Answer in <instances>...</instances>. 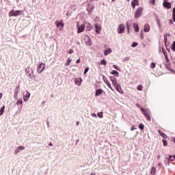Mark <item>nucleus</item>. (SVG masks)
Returning <instances> with one entry per match:
<instances>
[{
	"mask_svg": "<svg viewBox=\"0 0 175 175\" xmlns=\"http://www.w3.org/2000/svg\"><path fill=\"white\" fill-rule=\"evenodd\" d=\"M21 14H23V11L16 10H12L8 14L9 17H18V16H21Z\"/></svg>",
	"mask_w": 175,
	"mask_h": 175,
	"instance_id": "obj_1",
	"label": "nucleus"
},
{
	"mask_svg": "<svg viewBox=\"0 0 175 175\" xmlns=\"http://www.w3.org/2000/svg\"><path fill=\"white\" fill-rule=\"evenodd\" d=\"M55 24L56 27L59 29V31H62V29H64L65 23H64V21L62 20L56 21Z\"/></svg>",
	"mask_w": 175,
	"mask_h": 175,
	"instance_id": "obj_2",
	"label": "nucleus"
},
{
	"mask_svg": "<svg viewBox=\"0 0 175 175\" xmlns=\"http://www.w3.org/2000/svg\"><path fill=\"white\" fill-rule=\"evenodd\" d=\"M142 13H143V8L139 7L137 9L134 14L135 18H139V17L142 16Z\"/></svg>",
	"mask_w": 175,
	"mask_h": 175,
	"instance_id": "obj_3",
	"label": "nucleus"
},
{
	"mask_svg": "<svg viewBox=\"0 0 175 175\" xmlns=\"http://www.w3.org/2000/svg\"><path fill=\"white\" fill-rule=\"evenodd\" d=\"M77 33H81V32H84V29H85V25L82 24L80 25L78 22L77 23Z\"/></svg>",
	"mask_w": 175,
	"mask_h": 175,
	"instance_id": "obj_4",
	"label": "nucleus"
},
{
	"mask_svg": "<svg viewBox=\"0 0 175 175\" xmlns=\"http://www.w3.org/2000/svg\"><path fill=\"white\" fill-rule=\"evenodd\" d=\"M46 68V64L41 63L38 65L37 68V73L40 74L43 70H44V68Z\"/></svg>",
	"mask_w": 175,
	"mask_h": 175,
	"instance_id": "obj_5",
	"label": "nucleus"
},
{
	"mask_svg": "<svg viewBox=\"0 0 175 175\" xmlns=\"http://www.w3.org/2000/svg\"><path fill=\"white\" fill-rule=\"evenodd\" d=\"M20 92V85L16 87L14 90V98L16 100H18V93Z\"/></svg>",
	"mask_w": 175,
	"mask_h": 175,
	"instance_id": "obj_6",
	"label": "nucleus"
},
{
	"mask_svg": "<svg viewBox=\"0 0 175 175\" xmlns=\"http://www.w3.org/2000/svg\"><path fill=\"white\" fill-rule=\"evenodd\" d=\"M125 31V25L120 24L117 29L118 33H124Z\"/></svg>",
	"mask_w": 175,
	"mask_h": 175,
	"instance_id": "obj_7",
	"label": "nucleus"
},
{
	"mask_svg": "<svg viewBox=\"0 0 175 175\" xmlns=\"http://www.w3.org/2000/svg\"><path fill=\"white\" fill-rule=\"evenodd\" d=\"M109 79L113 84V85H114V87H118V85H120V84H118V82L117 81V79L113 77H109Z\"/></svg>",
	"mask_w": 175,
	"mask_h": 175,
	"instance_id": "obj_8",
	"label": "nucleus"
},
{
	"mask_svg": "<svg viewBox=\"0 0 175 175\" xmlns=\"http://www.w3.org/2000/svg\"><path fill=\"white\" fill-rule=\"evenodd\" d=\"M23 150H25V147H24L23 146H18L15 149L14 153L15 155H17V154H18L20 151H23Z\"/></svg>",
	"mask_w": 175,
	"mask_h": 175,
	"instance_id": "obj_9",
	"label": "nucleus"
},
{
	"mask_svg": "<svg viewBox=\"0 0 175 175\" xmlns=\"http://www.w3.org/2000/svg\"><path fill=\"white\" fill-rule=\"evenodd\" d=\"M31 98V93L29 92L26 91V94L23 95V100L24 102H28V100Z\"/></svg>",
	"mask_w": 175,
	"mask_h": 175,
	"instance_id": "obj_10",
	"label": "nucleus"
},
{
	"mask_svg": "<svg viewBox=\"0 0 175 175\" xmlns=\"http://www.w3.org/2000/svg\"><path fill=\"white\" fill-rule=\"evenodd\" d=\"M74 81L76 85L79 86L81 85V83H83V79L81 78H75Z\"/></svg>",
	"mask_w": 175,
	"mask_h": 175,
	"instance_id": "obj_11",
	"label": "nucleus"
},
{
	"mask_svg": "<svg viewBox=\"0 0 175 175\" xmlns=\"http://www.w3.org/2000/svg\"><path fill=\"white\" fill-rule=\"evenodd\" d=\"M151 30V27H150V25H148V23L145 24V25L144 26V32H150V31Z\"/></svg>",
	"mask_w": 175,
	"mask_h": 175,
	"instance_id": "obj_12",
	"label": "nucleus"
},
{
	"mask_svg": "<svg viewBox=\"0 0 175 175\" xmlns=\"http://www.w3.org/2000/svg\"><path fill=\"white\" fill-rule=\"evenodd\" d=\"M95 32H96L98 33V35H99V33H100V25L96 23L95 25Z\"/></svg>",
	"mask_w": 175,
	"mask_h": 175,
	"instance_id": "obj_13",
	"label": "nucleus"
},
{
	"mask_svg": "<svg viewBox=\"0 0 175 175\" xmlns=\"http://www.w3.org/2000/svg\"><path fill=\"white\" fill-rule=\"evenodd\" d=\"M103 94V90L98 89L96 90L95 96H100V95H102Z\"/></svg>",
	"mask_w": 175,
	"mask_h": 175,
	"instance_id": "obj_14",
	"label": "nucleus"
},
{
	"mask_svg": "<svg viewBox=\"0 0 175 175\" xmlns=\"http://www.w3.org/2000/svg\"><path fill=\"white\" fill-rule=\"evenodd\" d=\"M85 39H87L86 44L87 46H92V42H91V38L88 36H85Z\"/></svg>",
	"mask_w": 175,
	"mask_h": 175,
	"instance_id": "obj_15",
	"label": "nucleus"
},
{
	"mask_svg": "<svg viewBox=\"0 0 175 175\" xmlns=\"http://www.w3.org/2000/svg\"><path fill=\"white\" fill-rule=\"evenodd\" d=\"M163 5L164 8H167V9H170V8H172V4L167 1H164Z\"/></svg>",
	"mask_w": 175,
	"mask_h": 175,
	"instance_id": "obj_16",
	"label": "nucleus"
},
{
	"mask_svg": "<svg viewBox=\"0 0 175 175\" xmlns=\"http://www.w3.org/2000/svg\"><path fill=\"white\" fill-rule=\"evenodd\" d=\"M112 51L111 49L108 48L104 51V55H109V54H111Z\"/></svg>",
	"mask_w": 175,
	"mask_h": 175,
	"instance_id": "obj_17",
	"label": "nucleus"
},
{
	"mask_svg": "<svg viewBox=\"0 0 175 175\" xmlns=\"http://www.w3.org/2000/svg\"><path fill=\"white\" fill-rule=\"evenodd\" d=\"M115 88H116V90L118 91V92H120V94H124V91L122 90V88H121V86H120V85L116 86Z\"/></svg>",
	"mask_w": 175,
	"mask_h": 175,
	"instance_id": "obj_18",
	"label": "nucleus"
},
{
	"mask_svg": "<svg viewBox=\"0 0 175 175\" xmlns=\"http://www.w3.org/2000/svg\"><path fill=\"white\" fill-rule=\"evenodd\" d=\"M85 27L88 31H91V29H92V26L90 24V23H86Z\"/></svg>",
	"mask_w": 175,
	"mask_h": 175,
	"instance_id": "obj_19",
	"label": "nucleus"
},
{
	"mask_svg": "<svg viewBox=\"0 0 175 175\" xmlns=\"http://www.w3.org/2000/svg\"><path fill=\"white\" fill-rule=\"evenodd\" d=\"M131 25H132V21H127L126 23V29H129V28H131Z\"/></svg>",
	"mask_w": 175,
	"mask_h": 175,
	"instance_id": "obj_20",
	"label": "nucleus"
},
{
	"mask_svg": "<svg viewBox=\"0 0 175 175\" xmlns=\"http://www.w3.org/2000/svg\"><path fill=\"white\" fill-rule=\"evenodd\" d=\"M133 28L135 32H139V25L137 24L133 23Z\"/></svg>",
	"mask_w": 175,
	"mask_h": 175,
	"instance_id": "obj_21",
	"label": "nucleus"
},
{
	"mask_svg": "<svg viewBox=\"0 0 175 175\" xmlns=\"http://www.w3.org/2000/svg\"><path fill=\"white\" fill-rule=\"evenodd\" d=\"M111 75H113V76H116V77H118L120 73L118 71H116L113 70L111 72Z\"/></svg>",
	"mask_w": 175,
	"mask_h": 175,
	"instance_id": "obj_22",
	"label": "nucleus"
},
{
	"mask_svg": "<svg viewBox=\"0 0 175 175\" xmlns=\"http://www.w3.org/2000/svg\"><path fill=\"white\" fill-rule=\"evenodd\" d=\"M158 132L160 136H162L163 139H166V135L165 133H162L160 130H159Z\"/></svg>",
	"mask_w": 175,
	"mask_h": 175,
	"instance_id": "obj_23",
	"label": "nucleus"
},
{
	"mask_svg": "<svg viewBox=\"0 0 175 175\" xmlns=\"http://www.w3.org/2000/svg\"><path fill=\"white\" fill-rule=\"evenodd\" d=\"M105 84H107V87H109V88H110V90H111V91H114V89H113V88L111 87V85L110 84V82H109V81L105 82Z\"/></svg>",
	"mask_w": 175,
	"mask_h": 175,
	"instance_id": "obj_24",
	"label": "nucleus"
},
{
	"mask_svg": "<svg viewBox=\"0 0 175 175\" xmlns=\"http://www.w3.org/2000/svg\"><path fill=\"white\" fill-rule=\"evenodd\" d=\"M169 161H170V162H173V161H175V155H174V156L170 155L169 156Z\"/></svg>",
	"mask_w": 175,
	"mask_h": 175,
	"instance_id": "obj_25",
	"label": "nucleus"
},
{
	"mask_svg": "<svg viewBox=\"0 0 175 175\" xmlns=\"http://www.w3.org/2000/svg\"><path fill=\"white\" fill-rule=\"evenodd\" d=\"M3 113H5V106H3L0 109V116H3Z\"/></svg>",
	"mask_w": 175,
	"mask_h": 175,
	"instance_id": "obj_26",
	"label": "nucleus"
},
{
	"mask_svg": "<svg viewBox=\"0 0 175 175\" xmlns=\"http://www.w3.org/2000/svg\"><path fill=\"white\" fill-rule=\"evenodd\" d=\"M16 105L18 106L19 105H23V98L18 99L16 101Z\"/></svg>",
	"mask_w": 175,
	"mask_h": 175,
	"instance_id": "obj_27",
	"label": "nucleus"
},
{
	"mask_svg": "<svg viewBox=\"0 0 175 175\" xmlns=\"http://www.w3.org/2000/svg\"><path fill=\"white\" fill-rule=\"evenodd\" d=\"M167 36H170V33H167L164 35V42L165 43H166V42H167Z\"/></svg>",
	"mask_w": 175,
	"mask_h": 175,
	"instance_id": "obj_28",
	"label": "nucleus"
},
{
	"mask_svg": "<svg viewBox=\"0 0 175 175\" xmlns=\"http://www.w3.org/2000/svg\"><path fill=\"white\" fill-rule=\"evenodd\" d=\"M70 62H72V59H70V57H69L68 59L67 62L66 63V66H69V65H70Z\"/></svg>",
	"mask_w": 175,
	"mask_h": 175,
	"instance_id": "obj_29",
	"label": "nucleus"
},
{
	"mask_svg": "<svg viewBox=\"0 0 175 175\" xmlns=\"http://www.w3.org/2000/svg\"><path fill=\"white\" fill-rule=\"evenodd\" d=\"M144 116H145V117H146V118H147V120H148V121H151V118H150V115H148V113H144Z\"/></svg>",
	"mask_w": 175,
	"mask_h": 175,
	"instance_id": "obj_30",
	"label": "nucleus"
},
{
	"mask_svg": "<svg viewBox=\"0 0 175 175\" xmlns=\"http://www.w3.org/2000/svg\"><path fill=\"white\" fill-rule=\"evenodd\" d=\"M155 172H156L155 168L154 167H152L151 169V171H150V174L155 175Z\"/></svg>",
	"mask_w": 175,
	"mask_h": 175,
	"instance_id": "obj_31",
	"label": "nucleus"
},
{
	"mask_svg": "<svg viewBox=\"0 0 175 175\" xmlns=\"http://www.w3.org/2000/svg\"><path fill=\"white\" fill-rule=\"evenodd\" d=\"M100 64L101 65H104V66H106V65H107V62L105 59H103L101 60Z\"/></svg>",
	"mask_w": 175,
	"mask_h": 175,
	"instance_id": "obj_32",
	"label": "nucleus"
},
{
	"mask_svg": "<svg viewBox=\"0 0 175 175\" xmlns=\"http://www.w3.org/2000/svg\"><path fill=\"white\" fill-rule=\"evenodd\" d=\"M137 90H138V91H142L143 90V86L142 85H138L137 86Z\"/></svg>",
	"mask_w": 175,
	"mask_h": 175,
	"instance_id": "obj_33",
	"label": "nucleus"
},
{
	"mask_svg": "<svg viewBox=\"0 0 175 175\" xmlns=\"http://www.w3.org/2000/svg\"><path fill=\"white\" fill-rule=\"evenodd\" d=\"M172 51H175V41L173 42V44L171 46Z\"/></svg>",
	"mask_w": 175,
	"mask_h": 175,
	"instance_id": "obj_34",
	"label": "nucleus"
},
{
	"mask_svg": "<svg viewBox=\"0 0 175 175\" xmlns=\"http://www.w3.org/2000/svg\"><path fill=\"white\" fill-rule=\"evenodd\" d=\"M98 117H99V118H103V112L98 113Z\"/></svg>",
	"mask_w": 175,
	"mask_h": 175,
	"instance_id": "obj_35",
	"label": "nucleus"
},
{
	"mask_svg": "<svg viewBox=\"0 0 175 175\" xmlns=\"http://www.w3.org/2000/svg\"><path fill=\"white\" fill-rule=\"evenodd\" d=\"M155 66H156L155 63L154 62L151 63L150 68H152V69H155Z\"/></svg>",
	"mask_w": 175,
	"mask_h": 175,
	"instance_id": "obj_36",
	"label": "nucleus"
},
{
	"mask_svg": "<svg viewBox=\"0 0 175 175\" xmlns=\"http://www.w3.org/2000/svg\"><path fill=\"white\" fill-rule=\"evenodd\" d=\"M139 3V0H132L131 3H134L135 5H137Z\"/></svg>",
	"mask_w": 175,
	"mask_h": 175,
	"instance_id": "obj_37",
	"label": "nucleus"
},
{
	"mask_svg": "<svg viewBox=\"0 0 175 175\" xmlns=\"http://www.w3.org/2000/svg\"><path fill=\"white\" fill-rule=\"evenodd\" d=\"M139 44H137V42H133L131 44V47H136L137 46H138Z\"/></svg>",
	"mask_w": 175,
	"mask_h": 175,
	"instance_id": "obj_38",
	"label": "nucleus"
},
{
	"mask_svg": "<svg viewBox=\"0 0 175 175\" xmlns=\"http://www.w3.org/2000/svg\"><path fill=\"white\" fill-rule=\"evenodd\" d=\"M163 54H164V55H165V60H166L167 62V61H169V58H167V55H166V53H165V51H163Z\"/></svg>",
	"mask_w": 175,
	"mask_h": 175,
	"instance_id": "obj_39",
	"label": "nucleus"
},
{
	"mask_svg": "<svg viewBox=\"0 0 175 175\" xmlns=\"http://www.w3.org/2000/svg\"><path fill=\"white\" fill-rule=\"evenodd\" d=\"M88 70H90V68L87 67V68L85 69L84 75H87V73L88 72Z\"/></svg>",
	"mask_w": 175,
	"mask_h": 175,
	"instance_id": "obj_40",
	"label": "nucleus"
},
{
	"mask_svg": "<svg viewBox=\"0 0 175 175\" xmlns=\"http://www.w3.org/2000/svg\"><path fill=\"white\" fill-rule=\"evenodd\" d=\"M113 68H114L116 70H120V67H118V66L113 65Z\"/></svg>",
	"mask_w": 175,
	"mask_h": 175,
	"instance_id": "obj_41",
	"label": "nucleus"
},
{
	"mask_svg": "<svg viewBox=\"0 0 175 175\" xmlns=\"http://www.w3.org/2000/svg\"><path fill=\"white\" fill-rule=\"evenodd\" d=\"M139 129H144V125H143V124H140L139 126Z\"/></svg>",
	"mask_w": 175,
	"mask_h": 175,
	"instance_id": "obj_42",
	"label": "nucleus"
},
{
	"mask_svg": "<svg viewBox=\"0 0 175 175\" xmlns=\"http://www.w3.org/2000/svg\"><path fill=\"white\" fill-rule=\"evenodd\" d=\"M163 146L166 147L167 146V142L165 141V139H163Z\"/></svg>",
	"mask_w": 175,
	"mask_h": 175,
	"instance_id": "obj_43",
	"label": "nucleus"
},
{
	"mask_svg": "<svg viewBox=\"0 0 175 175\" xmlns=\"http://www.w3.org/2000/svg\"><path fill=\"white\" fill-rule=\"evenodd\" d=\"M144 39V36L143 35V33L141 31V34H140V40H143Z\"/></svg>",
	"mask_w": 175,
	"mask_h": 175,
	"instance_id": "obj_44",
	"label": "nucleus"
},
{
	"mask_svg": "<svg viewBox=\"0 0 175 175\" xmlns=\"http://www.w3.org/2000/svg\"><path fill=\"white\" fill-rule=\"evenodd\" d=\"M103 81H104L105 83H107V81H107V79L106 77H105V76H103Z\"/></svg>",
	"mask_w": 175,
	"mask_h": 175,
	"instance_id": "obj_45",
	"label": "nucleus"
},
{
	"mask_svg": "<svg viewBox=\"0 0 175 175\" xmlns=\"http://www.w3.org/2000/svg\"><path fill=\"white\" fill-rule=\"evenodd\" d=\"M29 71V68H27V69H26V72H27V76H28V77H31V74H28V72Z\"/></svg>",
	"mask_w": 175,
	"mask_h": 175,
	"instance_id": "obj_46",
	"label": "nucleus"
},
{
	"mask_svg": "<svg viewBox=\"0 0 175 175\" xmlns=\"http://www.w3.org/2000/svg\"><path fill=\"white\" fill-rule=\"evenodd\" d=\"M92 117H94V118H98V116H97L96 113H93L92 114Z\"/></svg>",
	"mask_w": 175,
	"mask_h": 175,
	"instance_id": "obj_47",
	"label": "nucleus"
},
{
	"mask_svg": "<svg viewBox=\"0 0 175 175\" xmlns=\"http://www.w3.org/2000/svg\"><path fill=\"white\" fill-rule=\"evenodd\" d=\"M150 3H152V5H155V0H150Z\"/></svg>",
	"mask_w": 175,
	"mask_h": 175,
	"instance_id": "obj_48",
	"label": "nucleus"
},
{
	"mask_svg": "<svg viewBox=\"0 0 175 175\" xmlns=\"http://www.w3.org/2000/svg\"><path fill=\"white\" fill-rule=\"evenodd\" d=\"M131 5H132V7H133V9H135V8H136V4H135V3H131Z\"/></svg>",
	"mask_w": 175,
	"mask_h": 175,
	"instance_id": "obj_49",
	"label": "nucleus"
},
{
	"mask_svg": "<svg viewBox=\"0 0 175 175\" xmlns=\"http://www.w3.org/2000/svg\"><path fill=\"white\" fill-rule=\"evenodd\" d=\"M68 53H69V54L73 53V49H70Z\"/></svg>",
	"mask_w": 175,
	"mask_h": 175,
	"instance_id": "obj_50",
	"label": "nucleus"
},
{
	"mask_svg": "<svg viewBox=\"0 0 175 175\" xmlns=\"http://www.w3.org/2000/svg\"><path fill=\"white\" fill-rule=\"evenodd\" d=\"M135 129H137V128H135V127H134V126H133V127L131 128V131H135Z\"/></svg>",
	"mask_w": 175,
	"mask_h": 175,
	"instance_id": "obj_51",
	"label": "nucleus"
},
{
	"mask_svg": "<svg viewBox=\"0 0 175 175\" xmlns=\"http://www.w3.org/2000/svg\"><path fill=\"white\" fill-rule=\"evenodd\" d=\"M76 64H80V59H78L76 61Z\"/></svg>",
	"mask_w": 175,
	"mask_h": 175,
	"instance_id": "obj_52",
	"label": "nucleus"
},
{
	"mask_svg": "<svg viewBox=\"0 0 175 175\" xmlns=\"http://www.w3.org/2000/svg\"><path fill=\"white\" fill-rule=\"evenodd\" d=\"M130 30H131V27H129V29H127V33H130Z\"/></svg>",
	"mask_w": 175,
	"mask_h": 175,
	"instance_id": "obj_53",
	"label": "nucleus"
},
{
	"mask_svg": "<svg viewBox=\"0 0 175 175\" xmlns=\"http://www.w3.org/2000/svg\"><path fill=\"white\" fill-rule=\"evenodd\" d=\"M3 96V94L2 93H0V99H2Z\"/></svg>",
	"mask_w": 175,
	"mask_h": 175,
	"instance_id": "obj_54",
	"label": "nucleus"
},
{
	"mask_svg": "<svg viewBox=\"0 0 175 175\" xmlns=\"http://www.w3.org/2000/svg\"><path fill=\"white\" fill-rule=\"evenodd\" d=\"M173 15H175V8H173Z\"/></svg>",
	"mask_w": 175,
	"mask_h": 175,
	"instance_id": "obj_55",
	"label": "nucleus"
},
{
	"mask_svg": "<svg viewBox=\"0 0 175 175\" xmlns=\"http://www.w3.org/2000/svg\"><path fill=\"white\" fill-rule=\"evenodd\" d=\"M142 111H144V113H146V111H147V110H145L144 108H142Z\"/></svg>",
	"mask_w": 175,
	"mask_h": 175,
	"instance_id": "obj_56",
	"label": "nucleus"
},
{
	"mask_svg": "<svg viewBox=\"0 0 175 175\" xmlns=\"http://www.w3.org/2000/svg\"><path fill=\"white\" fill-rule=\"evenodd\" d=\"M90 175H96V174H95V172H92Z\"/></svg>",
	"mask_w": 175,
	"mask_h": 175,
	"instance_id": "obj_57",
	"label": "nucleus"
},
{
	"mask_svg": "<svg viewBox=\"0 0 175 175\" xmlns=\"http://www.w3.org/2000/svg\"><path fill=\"white\" fill-rule=\"evenodd\" d=\"M173 20H174V23H175V14L173 15Z\"/></svg>",
	"mask_w": 175,
	"mask_h": 175,
	"instance_id": "obj_58",
	"label": "nucleus"
},
{
	"mask_svg": "<svg viewBox=\"0 0 175 175\" xmlns=\"http://www.w3.org/2000/svg\"><path fill=\"white\" fill-rule=\"evenodd\" d=\"M129 57H125V61H129Z\"/></svg>",
	"mask_w": 175,
	"mask_h": 175,
	"instance_id": "obj_59",
	"label": "nucleus"
},
{
	"mask_svg": "<svg viewBox=\"0 0 175 175\" xmlns=\"http://www.w3.org/2000/svg\"><path fill=\"white\" fill-rule=\"evenodd\" d=\"M170 24H173V21H170Z\"/></svg>",
	"mask_w": 175,
	"mask_h": 175,
	"instance_id": "obj_60",
	"label": "nucleus"
},
{
	"mask_svg": "<svg viewBox=\"0 0 175 175\" xmlns=\"http://www.w3.org/2000/svg\"><path fill=\"white\" fill-rule=\"evenodd\" d=\"M161 165H162V164H161V163H159V166H161Z\"/></svg>",
	"mask_w": 175,
	"mask_h": 175,
	"instance_id": "obj_61",
	"label": "nucleus"
},
{
	"mask_svg": "<svg viewBox=\"0 0 175 175\" xmlns=\"http://www.w3.org/2000/svg\"><path fill=\"white\" fill-rule=\"evenodd\" d=\"M49 146H53V144H49Z\"/></svg>",
	"mask_w": 175,
	"mask_h": 175,
	"instance_id": "obj_62",
	"label": "nucleus"
},
{
	"mask_svg": "<svg viewBox=\"0 0 175 175\" xmlns=\"http://www.w3.org/2000/svg\"><path fill=\"white\" fill-rule=\"evenodd\" d=\"M77 125L79 126V122L77 123Z\"/></svg>",
	"mask_w": 175,
	"mask_h": 175,
	"instance_id": "obj_63",
	"label": "nucleus"
},
{
	"mask_svg": "<svg viewBox=\"0 0 175 175\" xmlns=\"http://www.w3.org/2000/svg\"><path fill=\"white\" fill-rule=\"evenodd\" d=\"M157 158H161V156L157 157Z\"/></svg>",
	"mask_w": 175,
	"mask_h": 175,
	"instance_id": "obj_64",
	"label": "nucleus"
}]
</instances>
